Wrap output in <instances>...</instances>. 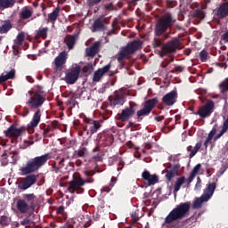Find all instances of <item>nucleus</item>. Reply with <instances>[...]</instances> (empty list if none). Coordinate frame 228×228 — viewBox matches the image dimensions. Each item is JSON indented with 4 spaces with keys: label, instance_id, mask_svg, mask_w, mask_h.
<instances>
[{
    "label": "nucleus",
    "instance_id": "1",
    "mask_svg": "<svg viewBox=\"0 0 228 228\" xmlns=\"http://www.w3.org/2000/svg\"><path fill=\"white\" fill-rule=\"evenodd\" d=\"M174 24H175V18H174L172 12H166L155 23L152 46L153 49L160 50V58L175 53L181 45V40L177 37H174L172 40L165 43L166 40L170 38V32L167 31L172 29Z\"/></svg>",
    "mask_w": 228,
    "mask_h": 228
},
{
    "label": "nucleus",
    "instance_id": "2",
    "mask_svg": "<svg viewBox=\"0 0 228 228\" xmlns=\"http://www.w3.org/2000/svg\"><path fill=\"white\" fill-rule=\"evenodd\" d=\"M51 153H45L28 159L26 164L20 168L21 175L27 176L20 182L18 185L19 190L26 191L28 188H31L33 184L37 183V175L33 174H35V172H38L39 169L47 163V160L51 159Z\"/></svg>",
    "mask_w": 228,
    "mask_h": 228
},
{
    "label": "nucleus",
    "instance_id": "3",
    "mask_svg": "<svg viewBox=\"0 0 228 228\" xmlns=\"http://www.w3.org/2000/svg\"><path fill=\"white\" fill-rule=\"evenodd\" d=\"M44 102H45V95L29 94V98L26 104L30 110H37L30 123L27 126L29 134H33V133H35V127H37L38 124H40V119L42 118V111L40 110V108L44 106Z\"/></svg>",
    "mask_w": 228,
    "mask_h": 228
},
{
    "label": "nucleus",
    "instance_id": "4",
    "mask_svg": "<svg viewBox=\"0 0 228 228\" xmlns=\"http://www.w3.org/2000/svg\"><path fill=\"white\" fill-rule=\"evenodd\" d=\"M190 209H191V202H181L165 218V224H172V222L184 218L190 213Z\"/></svg>",
    "mask_w": 228,
    "mask_h": 228
},
{
    "label": "nucleus",
    "instance_id": "5",
    "mask_svg": "<svg viewBox=\"0 0 228 228\" xmlns=\"http://www.w3.org/2000/svg\"><path fill=\"white\" fill-rule=\"evenodd\" d=\"M142 45H143V41L140 39H134L127 43V45L118 53V61L122 63L126 56H131V54H134L136 51H140V49H142Z\"/></svg>",
    "mask_w": 228,
    "mask_h": 228
},
{
    "label": "nucleus",
    "instance_id": "6",
    "mask_svg": "<svg viewBox=\"0 0 228 228\" xmlns=\"http://www.w3.org/2000/svg\"><path fill=\"white\" fill-rule=\"evenodd\" d=\"M158 102H159V100L157 97L146 101L142 109L138 110L136 113L137 122H142V120H143V117H149L152 110L156 108Z\"/></svg>",
    "mask_w": 228,
    "mask_h": 228
},
{
    "label": "nucleus",
    "instance_id": "7",
    "mask_svg": "<svg viewBox=\"0 0 228 228\" xmlns=\"http://www.w3.org/2000/svg\"><path fill=\"white\" fill-rule=\"evenodd\" d=\"M138 104L133 101L129 102V107H126L121 110L120 113H118L117 119L120 120L121 122H127L134 117L136 113V107Z\"/></svg>",
    "mask_w": 228,
    "mask_h": 228
},
{
    "label": "nucleus",
    "instance_id": "8",
    "mask_svg": "<svg viewBox=\"0 0 228 228\" xmlns=\"http://www.w3.org/2000/svg\"><path fill=\"white\" fill-rule=\"evenodd\" d=\"M213 111H215V102L208 100L204 105L199 107L198 111L191 114L199 115L200 118H208V117H211Z\"/></svg>",
    "mask_w": 228,
    "mask_h": 228
},
{
    "label": "nucleus",
    "instance_id": "9",
    "mask_svg": "<svg viewBox=\"0 0 228 228\" xmlns=\"http://www.w3.org/2000/svg\"><path fill=\"white\" fill-rule=\"evenodd\" d=\"M84 122L86 123V126L84 127V131H87V134H95L99 129H101V123L102 122V120H94L90 118H84Z\"/></svg>",
    "mask_w": 228,
    "mask_h": 228
},
{
    "label": "nucleus",
    "instance_id": "10",
    "mask_svg": "<svg viewBox=\"0 0 228 228\" xmlns=\"http://www.w3.org/2000/svg\"><path fill=\"white\" fill-rule=\"evenodd\" d=\"M81 186H85V180L81 176H73V181L69 182V186L68 187L70 193H76V191L83 192L84 190Z\"/></svg>",
    "mask_w": 228,
    "mask_h": 228
},
{
    "label": "nucleus",
    "instance_id": "11",
    "mask_svg": "<svg viewBox=\"0 0 228 228\" xmlns=\"http://www.w3.org/2000/svg\"><path fill=\"white\" fill-rule=\"evenodd\" d=\"M81 74V66L77 65L74 69L66 73L65 81L68 85H74L79 79Z\"/></svg>",
    "mask_w": 228,
    "mask_h": 228
},
{
    "label": "nucleus",
    "instance_id": "12",
    "mask_svg": "<svg viewBox=\"0 0 228 228\" xmlns=\"http://www.w3.org/2000/svg\"><path fill=\"white\" fill-rule=\"evenodd\" d=\"M109 101L111 108H120V106H124V102H126V97L122 93L115 92L112 96L109 97Z\"/></svg>",
    "mask_w": 228,
    "mask_h": 228
},
{
    "label": "nucleus",
    "instance_id": "13",
    "mask_svg": "<svg viewBox=\"0 0 228 228\" xmlns=\"http://www.w3.org/2000/svg\"><path fill=\"white\" fill-rule=\"evenodd\" d=\"M142 179L144 183H147V186H154V184L159 183V176L156 174L151 175L147 169L142 173Z\"/></svg>",
    "mask_w": 228,
    "mask_h": 228
},
{
    "label": "nucleus",
    "instance_id": "14",
    "mask_svg": "<svg viewBox=\"0 0 228 228\" xmlns=\"http://www.w3.org/2000/svg\"><path fill=\"white\" fill-rule=\"evenodd\" d=\"M4 133L7 138H19V136H22V133H24V126L17 128V126L12 124Z\"/></svg>",
    "mask_w": 228,
    "mask_h": 228
},
{
    "label": "nucleus",
    "instance_id": "15",
    "mask_svg": "<svg viewBox=\"0 0 228 228\" xmlns=\"http://www.w3.org/2000/svg\"><path fill=\"white\" fill-rule=\"evenodd\" d=\"M108 24H110V19L100 16L93 24V31H104Z\"/></svg>",
    "mask_w": 228,
    "mask_h": 228
},
{
    "label": "nucleus",
    "instance_id": "16",
    "mask_svg": "<svg viewBox=\"0 0 228 228\" xmlns=\"http://www.w3.org/2000/svg\"><path fill=\"white\" fill-rule=\"evenodd\" d=\"M162 102L166 106H174L177 102V91L173 90L164 95L162 97Z\"/></svg>",
    "mask_w": 228,
    "mask_h": 228
},
{
    "label": "nucleus",
    "instance_id": "17",
    "mask_svg": "<svg viewBox=\"0 0 228 228\" xmlns=\"http://www.w3.org/2000/svg\"><path fill=\"white\" fill-rule=\"evenodd\" d=\"M214 15L218 19L228 17V1L223 3L217 9L214 10Z\"/></svg>",
    "mask_w": 228,
    "mask_h": 228
},
{
    "label": "nucleus",
    "instance_id": "18",
    "mask_svg": "<svg viewBox=\"0 0 228 228\" xmlns=\"http://www.w3.org/2000/svg\"><path fill=\"white\" fill-rule=\"evenodd\" d=\"M67 53L65 51L61 52L59 55L54 59L55 68L57 69H60L61 70V69H63V65L67 63Z\"/></svg>",
    "mask_w": 228,
    "mask_h": 228
},
{
    "label": "nucleus",
    "instance_id": "19",
    "mask_svg": "<svg viewBox=\"0 0 228 228\" xmlns=\"http://www.w3.org/2000/svg\"><path fill=\"white\" fill-rule=\"evenodd\" d=\"M110 69H111V64H107L102 69L96 70L94 74L93 81H94V83H99L102 76H104L106 72H110Z\"/></svg>",
    "mask_w": 228,
    "mask_h": 228
},
{
    "label": "nucleus",
    "instance_id": "20",
    "mask_svg": "<svg viewBox=\"0 0 228 228\" xmlns=\"http://www.w3.org/2000/svg\"><path fill=\"white\" fill-rule=\"evenodd\" d=\"M16 206H17L18 211H20V213H22V214L28 213V211H29V208H32V210L29 213V216H31L32 213L35 211V208L28 205V203L24 200H19L16 203Z\"/></svg>",
    "mask_w": 228,
    "mask_h": 228
},
{
    "label": "nucleus",
    "instance_id": "21",
    "mask_svg": "<svg viewBox=\"0 0 228 228\" xmlns=\"http://www.w3.org/2000/svg\"><path fill=\"white\" fill-rule=\"evenodd\" d=\"M101 51V42L96 41L92 46L86 49V54L89 58H94Z\"/></svg>",
    "mask_w": 228,
    "mask_h": 228
},
{
    "label": "nucleus",
    "instance_id": "22",
    "mask_svg": "<svg viewBox=\"0 0 228 228\" xmlns=\"http://www.w3.org/2000/svg\"><path fill=\"white\" fill-rule=\"evenodd\" d=\"M179 168H181V166H179V164H175L173 166V167L171 169L166 170L165 177L168 183H171L172 178L175 177V175H177V174H179Z\"/></svg>",
    "mask_w": 228,
    "mask_h": 228
},
{
    "label": "nucleus",
    "instance_id": "23",
    "mask_svg": "<svg viewBox=\"0 0 228 228\" xmlns=\"http://www.w3.org/2000/svg\"><path fill=\"white\" fill-rule=\"evenodd\" d=\"M216 190V183H209L207 186V188L205 189V191L202 194V196L205 199H208L209 200V199H211L213 197V193H215Z\"/></svg>",
    "mask_w": 228,
    "mask_h": 228
},
{
    "label": "nucleus",
    "instance_id": "24",
    "mask_svg": "<svg viewBox=\"0 0 228 228\" xmlns=\"http://www.w3.org/2000/svg\"><path fill=\"white\" fill-rule=\"evenodd\" d=\"M77 40V35H67L64 38V43L66 44L67 47L71 50L74 49V45H76V42Z\"/></svg>",
    "mask_w": 228,
    "mask_h": 228
},
{
    "label": "nucleus",
    "instance_id": "25",
    "mask_svg": "<svg viewBox=\"0 0 228 228\" xmlns=\"http://www.w3.org/2000/svg\"><path fill=\"white\" fill-rule=\"evenodd\" d=\"M86 156H88V149L86 147H80L73 152L72 158L73 159H78V158L85 159Z\"/></svg>",
    "mask_w": 228,
    "mask_h": 228
},
{
    "label": "nucleus",
    "instance_id": "26",
    "mask_svg": "<svg viewBox=\"0 0 228 228\" xmlns=\"http://www.w3.org/2000/svg\"><path fill=\"white\" fill-rule=\"evenodd\" d=\"M12 28H13V24H12V20H5L2 25H0V35H6Z\"/></svg>",
    "mask_w": 228,
    "mask_h": 228
},
{
    "label": "nucleus",
    "instance_id": "27",
    "mask_svg": "<svg viewBox=\"0 0 228 228\" xmlns=\"http://www.w3.org/2000/svg\"><path fill=\"white\" fill-rule=\"evenodd\" d=\"M16 3V0H0L1 12H3V10H8V8H13Z\"/></svg>",
    "mask_w": 228,
    "mask_h": 228
},
{
    "label": "nucleus",
    "instance_id": "28",
    "mask_svg": "<svg viewBox=\"0 0 228 228\" xmlns=\"http://www.w3.org/2000/svg\"><path fill=\"white\" fill-rule=\"evenodd\" d=\"M102 143L105 147H110V145L113 144L114 138L113 134H103L101 137Z\"/></svg>",
    "mask_w": 228,
    "mask_h": 228
},
{
    "label": "nucleus",
    "instance_id": "29",
    "mask_svg": "<svg viewBox=\"0 0 228 228\" xmlns=\"http://www.w3.org/2000/svg\"><path fill=\"white\" fill-rule=\"evenodd\" d=\"M200 147H202L201 142L196 143L194 148L192 146L187 147V151H188V152H190V154H189L190 159H191V158H193L195 156V154H197L199 152V151H200Z\"/></svg>",
    "mask_w": 228,
    "mask_h": 228
},
{
    "label": "nucleus",
    "instance_id": "30",
    "mask_svg": "<svg viewBox=\"0 0 228 228\" xmlns=\"http://www.w3.org/2000/svg\"><path fill=\"white\" fill-rule=\"evenodd\" d=\"M208 199H205V197L201 195L193 201L192 209H200V208H202V204H204V202H208Z\"/></svg>",
    "mask_w": 228,
    "mask_h": 228
},
{
    "label": "nucleus",
    "instance_id": "31",
    "mask_svg": "<svg viewBox=\"0 0 228 228\" xmlns=\"http://www.w3.org/2000/svg\"><path fill=\"white\" fill-rule=\"evenodd\" d=\"M24 40H26V34L24 32H20L14 40L15 46L20 47V45L24 44Z\"/></svg>",
    "mask_w": 228,
    "mask_h": 228
},
{
    "label": "nucleus",
    "instance_id": "32",
    "mask_svg": "<svg viewBox=\"0 0 228 228\" xmlns=\"http://www.w3.org/2000/svg\"><path fill=\"white\" fill-rule=\"evenodd\" d=\"M186 183V177L181 176L176 179V182L175 183V187H174V193H177L179 190H181V186Z\"/></svg>",
    "mask_w": 228,
    "mask_h": 228
},
{
    "label": "nucleus",
    "instance_id": "33",
    "mask_svg": "<svg viewBox=\"0 0 228 228\" xmlns=\"http://www.w3.org/2000/svg\"><path fill=\"white\" fill-rule=\"evenodd\" d=\"M33 15V12H31L28 7L22 9L20 12V19L22 20H26L29 19Z\"/></svg>",
    "mask_w": 228,
    "mask_h": 228
},
{
    "label": "nucleus",
    "instance_id": "34",
    "mask_svg": "<svg viewBox=\"0 0 228 228\" xmlns=\"http://www.w3.org/2000/svg\"><path fill=\"white\" fill-rule=\"evenodd\" d=\"M216 134V127H213L212 130L209 132L205 142H204V147L205 149H208L209 143H211V140L215 137Z\"/></svg>",
    "mask_w": 228,
    "mask_h": 228
},
{
    "label": "nucleus",
    "instance_id": "35",
    "mask_svg": "<svg viewBox=\"0 0 228 228\" xmlns=\"http://www.w3.org/2000/svg\"><path fill=\"white\" fill-rule=\"evenodd\" d=\"M227 130H228V122L224 121L220 133L214 137V141L216 142V140H220V138H222V136H224V134L227 133Z\"/></svg>",
    "mask_w": 228,
    "mask_h": 228
},
{
    "label": "nucleus",
    "instance_id": "36",
    "mask_svg": "<svg viewBox=\"0 0 228 228\" xmlns=\"http://www.w3.org/2000/svg\"><path fill=\"white\" fill-rule=\"evenodd\" d=\"M49 31V28H39L36 33V38H47V32Z\"/></svg>",
    "mask_w": 228,
    "mask_h": 228
},
{
    "label": "nucleus",
    "instance_id": "37",
    "mask_svg": "<svg viewBox=\"0 0 228 228\" xmlns=\"http://www.w3.org/2000/svg\"><path fill=\"white\" fill-rule=\"evenodd\" d=\"M60 15V7H56L51 13L48 14L50 22H54Z\"/></svg>",
    "mask_w": 228,
    "mask_h": 228
},
{
    "label": "nucleus",
    "instance_id": "38",
    "mask_svg": "<svg viewBox=\"0 0 228 228\" xmlns=\"http://www.w3.org/2000/svg\"><path fill=\"white\" fill-rule=\"evenodd\" d=\"M77 94H73L71 97L67 101V106H69V108H76V104H77Z\"/></svg>",
    "mask_w": 228,
    "mask_h": 228
},
{
    "label": "nucleus",
    "instance_id": "39",
    "mask_svg": "<svg viewBox=\"0 0 228 228\" xmlns=\"http://www.w3.org/2000/svg\"><path fill=\"white\" fill-rule=\"evenodd\" d=\"M192 17L193 19H199L200 20H203L206 15L204 14V11L202 9H197L193 12Z\"/></svg>",
    "mask_w": 228,
    "mask_h": 228
},
{
    "label": "nucleus",
    "instance_id": "40",
    "mask_svg": "<svg viewBox=\"0 0 228 228\" xmlns=\"http://www.w3.org/2000/svg\"><path fill=\"white\" fill-rule=\"evenodd\" d=\"M28 94H37V95H44V87L42 86H37V88L28 91Z\"/></svg>",
    "mask_w": 228,
    "mask_h": 228
},
{
    "label": "nucleus",
    "instance_id": "41",
    "mask_svg": "<svg viewBox=\"0 0 228 228\" xmlns=\"http://www.w3.org/2000/svg\"><path fill=\"white\" fill-rule=\"evenodd\" d=\"M56 213H57V215H61V216H62V218L64 220L67 218V213L65 212V207L64 206H60L56 209Z\"/></svg>",
    "mask_w": 228,
    "mask_h": 228
},
{
    "label": "nucleus",
    "instance_id": "42",
    "mask_svg": "<svg viewBox=\"0 0 228 228\" xmlns=\"http://www.w3.org/2000/svg\"><path fill=\"white\" fill-rule=\"evenodd\" d=\"M4 78L5 81H8V79H15V69H12L5 75H4Z\"/></svg>",
    "mask_w": 228,
    "mask_h": 228
},
{
    "label": "nucleus",
    "instance_id": "43",
    "mask_svg": "<svg viewBox=\"0 0 228 228\" xmlns=\"http://www.w3.org/2000/svg\"><path fill=\"white\" fill-rule=\"evenodd\" d=\"M102 0H86V4L89 8H94V6H97L101 4Z\"/></svg>",
    "mask_w": 228,
    "mask_h": 228
},
{
    "label": "nucleus",
    "instance_id": "44",
    "mask_svg": "<svg viewBox=\"0 0 228 228\" xmlns=\"http://www.w3.org/2000/svg\"><path fill=\"white\" fill-rule=\"evenodd\" d=\"M219 88L222 94H225V92H228V78H226L224 82L219 85Z\"/></svg>",
    "mask_w": 228,
    "mask_h": 228
},
{
    "label": "nucleus",
    "instance_id": "45",
    "mask_svg": "<svg viewBox=\"0 0 228 228\" xmlns=\"http://www.w3.org/2000/svg\"><path fill=\"white\" fill-rule=\"evenodd\" d=\"M49 133H51V128H45V130H43V138H53V136H54V134H49Z\"/></svg>",
    "mask_w": 228,
    "mask_h": 228
},
{
    "label": "nucleus",
    "instance_id": "46",
    "mask_svg": "<svg viewBox=\"0 0 228 228\" xmlns=\"http://www.w3.org/2000/svg\"><path fill=\"white\" fill-rule=\"evenodd\" d=\"M200 168H202V165H201V164H197V165L193 167V169H192L191 175H194V177H196V176H197V174H199V172L200 171Z\"/></svg>",
    "mask_w": 228,
    "mask_h": 228
},
{
    "label": "nucleus",
    "instance_id": "47",
    "mask_svg": "<svg viewBox=\"0 0 228 228\" xmlns=\"http://www.w3.org/2000/svg\"><path fill=\"white\" fill-rule=\"evenodd\" d=\"M92 70H94V67L92 65H86L82 68L84 74H92Z\"/></svg>",
    "mask_w": 228,
    "mask_h": 228
},
{
    "label": "nucleus",
    "instance_id": "48",
    "mask_svg": "<svg viewBox=\"0 0 228 228\" xmlns=\"http://www.w3.org/2000/svg\"><path fill=\"white\" fill-rule=\"evenodd\" d=\"M172 61H174V58H172L171 60H168V59L164 60V61H162L161 63L162 69H166L167 70H168V69L167 68L172 63Z\"/></svg>",
    "mask_w": 228,
    "mask_h": 228
},
{
    "label": "nucleus",
    "instance_id": "49",
    "mask_svg": "<svg viewBox=\"0 0 228 228\" xmlns=\"http://www.w3.org/2000/svg\"><path fill=\"white\" fill-rule=\"evenodd\" d=\"M0 224L1 225H8L10 224V220L8 219V216H0Z\"/></svg>",
    "mask_w": 228,
    "mask_h": 228
},
{
    "label": "nucleus",
    "instance_id": "50",
    "mask_svg": "<svg viewBox=\"0 0 228 228\" xmlns=\"http://www.w3.org/2000/svg\"><path fill=\"white\" fill-rule=\"evenodd\" d=\"M167 8H175L177 6V1L175 0H167Z\"/></svg>",
    "mask_w": 228,
    "mask_h": 228
},
{
    "label": "nucleus",
    "instance_id": "51",
    "mask_svg": "<svg viewBox=\"0 0 228 228\" xmlns=\"http://www.w3.org/2000/svg\"><path fill=\"white\" fill-rule=\"evenodd\" d=\"M200 58L202 61H206V60H208V52H206V50H202L200 53Z\"/></svg>",
    "mask_w": 228,
    "mask_h": 228
},
{
    "label": "nucleus",
    "instance_id": "52",
    "mask_svg": "<svg viewBox=\"0 0 228 228\" xmlns=\"http://www.w3.org/2000/svg\"><path fill=\"white\" fill-rule=\"evenodd\" d=\"M29 224H31V219H29V217H26L20 221V225H23L24 227H28Z\"/></svg>",
    "mask_w": 228,
    "mask_h": 228
},
{
    "label": "nucleus",
    "instance_id": "53",
    "mask_svg": "<svg viewBox=\"0 0 228 228\" xmlns=\"http://www.w3.org/2000/svg\"><path fill=\"white\" fill-rule=\"evenodd\" d=\"M84 174L86 177H94V175H95V171H94V170H86L84 172Z\"/></svg>",
    "mask_w": 228,
    "mask_h": 228
},
{
    "label": "nucleus",
    "instance_id": "54",
    "mask_svg": "<svg viewBox=\"0 0 228 228\" xmlns=\"http://www.w3.org/2000/svg\"><path fill=\"white\" fill-rule=\"evenodd\" d=\"M65 158H62L58 164V167L57 170H61V168H63L65 167Z\"/></svg>",
    "mask_w": 228,
    "mask_h": 228
},
{
    "label": "nucleus",
    "instance_id": "55",
    "mask_svg": "<svg viewBox=\"0 0 228 228\" xmlns=\"http://www.w3.org/2000/svg\"><path fill=\"white\" fill-rule=\"evenodd\" d=\"M193 179H195V176L191 174L190 176L188 177V179L185 180L187 186H190V184H191V183H193Z\"/></svg>",
    "mask_w": 228,
    "mask_h": 228
},
{
    "label": "nucleus",
    "instance_id": "56",
    "mask_svg": "<svg viewBox=\"0 0 228 228\" xmlns=\"http://www.w3.org/2000/svg\"><path fill=\"white\" fill-rule=\"evenodd\" d=\"M184 70V67L183 66H175L174 70H171L172 73L174 72H183Z\"/></svg>",
    "mask_w": 228,
    "mask_h": 228
},
{
    "label": "nucleus",
    "instance_id": "57",
    "mask_svg": "<svg viewBox=\"0 0 228 228\" xmlns=\"http://www.w3.org/2000/svg\"><path fill=\"white\" fill-rule=\"evenodd\" d=\"M29 115V109L28 107H24L21 112V117H28Z\"/></svg>",
    "mask_w": 228,
    "mask_h": 228
},
{
    "label": "nucleus",
    "instance_id": "58",
    "mask_svg": "<svg viewBox=\"0 0 228 228\" xmlns=\"http://www.w3.org/2000/svg\"><path fill=\"white\" fill-rule=\"evenodd\" d=\"M35 194H25L24 199H26L28 201L34 200L35 199Z\"/></svg>",
    "mask_w": 228,
    "mask_h": 228
},
{
    "label": "nucleus",
    "instance_id": "59",
    "mask_svg": "<svg viewBox=\"0 0 228 228\" xmlns=\"http://www.w3.org/2000/svg\"><path fill=\"white\" fill-rule=\"evenodd\" d=\"M105 10H108L109 12H113V3L106 4L104 5Z\"/></svg>",
    "mask_w": 228,
    "mask_h": 228
},
{
    "label": "nucleus",
    "instance_id": "60",
    "mask_svg": "<svg viewBox=\"0 0 228 228\" xmlns=\"http://www.w3.org/2000/svg\"><path fill=\"white\" fill-rule=\"evenodd\" d=\"M202 183V180H200V177H198L197 178V182H196V184H195V189L196 190H200V184Z\"/></svg>",
    "mask_w": 228,
    "mask_h": 228
},
{
    "label": "nucleus",
    "instance_id": "61",
    "mask_svg": "<svg viewBox=\"0 0 228 228\" xmlns=\"http://www.w3.org/2000/svg\"><path fill=\"white\" fill-rule=\"evenodd\" d=\"M84 181H85V184H86V183H94L95 180H94V177H92V176H86V179L84 180Z\"/></svg>",
    "mask_w": 228,
    "mask_h": 228
},
{
    "label": "nucleus",
    "instance_id": "62",
    "mask_svg": "<svg viewBox=\"0 0 228 228\" xmlns=\"http://www.w3.org/2000/svg\"><path fill=\"white\" fill-rule=\"evenodd\" d=\"M222 40H224V42H228V29L222 35Z\"/></svg>",
    "mask_w": 228,
    "mask_h": 228
},
{
    "label": "nucleus",
    "instance_id": "63",
    "mask_svg": "<svg viewBox=\"0 0 228 228\" xmlns=\"http://www.w3.org/2000/svg\"><path fill=\"white\" fill-rule=\"evenodd\" d=\"M125 165H126V163L124 161H120L118 163V172H120V170H122L124 168Z\"/></svg>",
    "mask_w": 228,
    "mask_h": 228
},
{
    "label": "nucleus",
    "instance_id": "64",
    "mask_svg": "<svg viewBox=\"0 0 228 228\" xmlns=\"http://www.w3.org/2000/svg\"><path fill=\"white\" fill-rule=\"evenodd\" d=\"M116 183H117V177L112 176L111 180H110V186H115Z\"/></svg>",
    "mask_w": 228,
    "mask_h": 228
}]
</instances>
